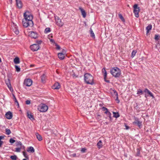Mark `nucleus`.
<instances>
[{"instance_id": "f257e3e1", "label": "nucleus", "mask_w": 160, "mask_h": 160, "mask_svg": "<svg viewBox=\"0 0 160 160\" xmlns=\"http://www.w3.org/2000/svg\"><path fill=\"white\" fill-rule=\"evenodd\" d=\"M110 73L113 77L115 78L119 77L121 74L120 70L116 67L111 68Z\"/></svg>"}, {"instance_id": "ddd939ff", "label": "nucleus", "mask_w": 160, "mask_h": 160, "mask_svg": "<svg viewBox=\"0 0 160 160\" xmlns=\"http://www.w3.org/2000/svg\"><path fill=\"white\" fill-rule=\"evenodd\" d=\"M61 87L60 85L58 82H56L52 86V88L54 89H58Z\"/></svg>"}, {"instance_id": "3c124183", "label": "nucleus", "mask_w": 160, "mask_h": 160, "mask_svg": "<svg viewBox=\"0 0 160 160\" xmlns=\"http://www.w3.org/2000/svg\"><path fill=\"white\" fill-rule=\"evenodd\" d=\"M56 48L58 49H60V46L57 44H56Z\"/></svg>"}, {"instance_id": "4468645a", "label": "nucleus", "mask_w": 160, "mask_h": 160, "mask_svg": "<svg viewBox=\"0 0 160 160\" xmlns=\"http://www.w3.org/2000/svg\"><path fill=\"white\" fill-rule=\"evenodd\" d=\"M5 116L8 119H11L12 117V113L10 111L7 112L5 114Z\"/></svg>"}, {"instance_id": "8fccbe9b", "label": "nucleus", "mask_w": 160, "mask_h": 160, "mask_svg": "<svg viewBox=\"0 0 160 160\" xmlns=\"http://www.w3.org/2000/svg\"><path fill=\"white\" fill-rule=\"evenodd\" d=\"M12 96H13V99L14 100V101H16L17 99H16V98H15V95L13 94H12Z\"/></svg>"}, {"instance_id": "cd10ccee", "label": "nucleus", "mask_w": 160, "mask_h": 160, "mask_svg": "<svg viewBox=\"0 0 160 160\" xmlns=\"http://www.w3.org/2000/svg\"><path fill=\"white\" fill-rule=\"evenodd\" d=\"M102 72L104 73V78H105L107 77V73L105 68L102 69Z\"/></svg>"}, {"instance_id": "4be33fe9", "label": "nucleus", "mask_w": 160, "mask_h": 160, "mask_svg": "<svg viewBox=\"0 0 160 160\" xmlns=\"http://www.w3.org/2000/svg\"><path fill=\"white\" fill-rule=\"evenodd\" d=\"M27 151L28 152H34L35 151L33 148L32 147H29L27 149Z\"/></svg>"}, {"instance_id": "052dcab7", "label": "nucleus", "mask_w": 160, "mask_h": 160, "mask_svg": "<svg viewBox=\"0 0 160 160\" xmlns=\"http://www.w3.org/2000/svg\"><path fill=\"white\" fill-rule=\"evenodd\" d=\"M107 82H109V81H106Z\"/></svg>"}, {"instance_id": "f3484780", "label": "nucleus", "mask_w": 160, "mask_h": 160, "mask_svg": "<svg viewBox=\"0 0 160 160\" xmlns=\"http://www.w3.org/2000/svg\"><path fill=\"white\" fill-rule=\"evenodd\" d=\"M133 123L137 125L139 127H140L142 125L141 122L138 119H135V121L133 122Z\"/></svg>"}, {"instance_id": "7c9ffc66", "label": "nucleus", "mask_w": 160, "mask_h": 160, "mask_svg": "<svg viewBox=\"0 0 160 160\" xmlns=\"http://www.w3.org/2000/svg\"><path fill=\"white\" fill-rule=\"evenodd\" d=\"M50 29L49 28H46L44 31V33H47L48 32H50Z\"/></svg>"}, {"instance_id": "864d4df0", "label": "nucleus", "mask_w": 160, "mask_h": 160, "mask_svg": "<svg viewBox=\"0 0 160 160\" xmlns=\"http://www.w3.org/2000/svg\"><path fill=\"white\" fill-rule=\"evenodd\" d=\"M72 157H75L76 156V154L75 153H73L71 155Z\"/></svg>"}, {"instance_id": "c756f323", "label": "nucleus", "mask_w": 160, "mask_h": 160, "mask_svg": "<svg viewBox=\"0 0 160 160\" xmlns=\"http://www.w3.org/2000/svg\"><path fill=\"white\" fill-rule=\"evenodd\" d=\"M6 134L8 135H9L11 133V132L10 130L8 128H6L5 129Z\"/></svg>"}, {"instance_id": "c85d7f7f", "label": "nucleus", "mask_w": 160, "mask_h": 160, "mask_svg": "<svg viewBox=\"0 0 160 160\" xmlns=\"http://www.w3.org/2000/svg\"><path fill=\"white\" fill-rule=\"evenodd\" d=\"M113 117L116 118H118L119 117V114L118 112H113Z\"/></svg>"}, {"instance_id": "412c9836", "label": "nucleus", "mask_w": 160, "mask_h": 160, "mask_svg": "<svg viewBox=\"0 0 160 160\" xmlns=\"http://www.w3.org/2000/svg\"><path fill=\"white\" fill-rule=\"evenodd\" d=\"M27 116L31 120L34 119L33 116L32 114L30 112H27Z\"/></svg>"}, {"instance_id": "680f3d73", "label": "nucleus", "mask_w": 160, "mask_h": 160, "mask_svg": "<svg viewBox=\"0 0 160 160\" xmlns=\"http://www.w3.org/2000/svg\"><path fill=\"white\" fill-rule=\"evenodd\" d=\"M23 160H26V159H23Z\"/></svg>"}, {"instance_id": "1a4fd4ad", "label": "nucleus", "mask_w": 160, "mask_h": 160, "mask_svg": "<svg viewBox=\"0 0 160 160\" xmlns=\"http://www.w3.org/2000/svg\"><path fill=\"white\" fill-rule=\"evenodd\" d=\"M56 24L59 27H62L63 25V23L62 22L61 20L58 17H55Z\"/></svg>"}, {"instance_id": "2eb2a0df", "label": "nucleus", "mask_w": 160, "mask_h": 160, "mask_svg": "<svg viewBox=\"0 0 160 160\" xmlns=\"http://www.w3.org/2000/svg\"><path fill=\"white\" fill-rule=\"evenodd\" d=\"M5 82L6 84L7 85L8 88H9L11 91L12 92L13 90L12 88L9 80V79H8L7 80H6Z\"/></svg>"}, {"instance_id": "423d86ee", "label": "nucleus", "mask_w": 160, "mask_h": 160, "mask_svg": "<svg viewBox=\"0 0 160 160\" xmlns=\"http://www.w3.org/2000/svg\"><path fill=\"white\" fill-rule=\"evenodd\" d=\"M133 8H134L133 12L135 16L137 18H138L139 17L138 13L140 11L139 8L138 7L137 4H135L133 6Z\"/></svg>"}, {"instance_id": "39448f33", "label": "nucleus", "mask_w": 160, "mask_h": 160, "mask_svg": "<svg viewBox=\"0 0 160 160\" xmlns=\"http://www.w3.org/2000/svg\"><path fill=\"white\" fill-rule=\"evenodd\" d=\"M48 108V107L47 105L43 104L40 105L38 109L40 112H44L47 111Z\"/></svg>"}, {"instance_id": "20e7f679", "label": "nucleus", "mask_w": 160, "mask_h": 160, "mask_svg": "<svg viewBox=\"0 0 160 160\" xmlns=\"http://www.w3.org/2000/svg\"><path fill=\"white\" fill-rule=\"evenodd\" d=\"M24 18L23 19L27 20L32 21L33 18L32 16L28 11L25 12L24 14Z\"/></svg>"}, {"instance_id": "c03bdc74", "label": "nucleus", "mask_w": 160, "mask_h": 160, "mask_svg": "<svg viewBox=\"0 0 160 160\" xmlns=\"http://www.w3.org/2000/svg\"><path fill=\"white\" fill-rule=\"evenodd\" d=\"M9 142L11 143H13L15 142V141L12 139V138H11L10 139Z\"/></svg>"}, {"instance_id": "f03ea898", "label": "nucleus", "mask_w": 160, "mask_h": 160, "mask_svg": "<svg viewBox=\"0 0 160 160\" xmlns=\"http://www.w3.org/2000/svg\"><path fill=\"white\" fill-rule=\"evenodd\" d=\"M84 80L88 84L92 85L93 84V78L90 74L87 73L85 74Z\"/></svg>"}, {"instance_id": "4d7b16f0", "label": "nucleus", "mask_w": 160, "mask_h": 160, "mask_svg": "<svg viewBox=\"0 0 160 160\" xmlns=\"http://www.w3.org/2000/svg\"><path fill=\"white\" fill-rule=\"evenodd\" d=\"M125 127H126V129H128L129 128V127L128 126H127L126 125Z\"/></svg>"}, {"instance_id": "ea45409f", "label": "nucleus", "mask_w": 160, "mask_h": 160, "mask_svg": "<svg viewBox=\"0 0 160 160\" xmlns=\"http://www.w3.org/2000/svg\"><path fill=\"white\" fill-rule=\"evenodd\" d=\"M136 53V51L134 50H133L132 53V57H133L135 55Z\"/></svg>"}, {"instance_id": "2f4dec72", "label": "nucleus", "mask_w": 160, "mask_h": 160, "mask_svg": "<svg viewBox=\"0 0 160 160\" xmlns=\"http://www.w3.org/2000/svg\"><path fill=\"white\" fill-rule=\"evenodd\" d=\"M13 31L15 32V33L18 35L19 33V31L18 29V28H13Z\"/></svg>"}, {"instance_id": "dca6fc26", "label": "nucleus", "mask_w": 160, "mask_h": 160, "mask_svg": "<svg viewBox=\"0 0 160 160\" xmlns=\"http://www.w3.org/2000/svg\"><path fill=\"white\" fill-rule=\"evenodd\" d=\"M65 54L64 51L63 53H59L58 55V58L61 60H63L65 58Z\"/></svg>"}, {"instance_id": "a18cd8bd", "label": "nucleus", "mask_w": 160, "mask_h": 160, "mask_svg": "<svg viewBox=\"0 0 160 160\" xmlns=\"http://www.w3.org/2000/svg\"><path fill=\"white\" fill-rule=\"evenodd\" d=\"M42 42V41L40 40L37 41L36 43H37L36 44H38L39 46V45L41 44Z\"/></svg>"}, {"instance_id": "473e14b6", "label": "nucleus", "mask_w": 160, "mask_h": 160, "mask_svg": "<svg viewBox=\"0 0 160 160\" xmlns=\"http://www.w3.org/2000/svg\"><path fill=\"white\" fill-rule=\"evenodd\" d=\"M10 158L12 160H16L17 159V157L16 155L11 156Z\"/></svg>"}, {"instance_id": "b1692460", "label": "nucleus", "mask_w": 160, "mask_h": 160, "mask_svg": "<svg viewBox=\"0 0 160 160\" xmlns=\"http://www.w3.org/2000/svg\"><path fill=\"white\" fill-rule=\"evenodd\" d=\"M36 135L37 139L39 141H41L42 140V137L41 135L39 134L38 133H36Z\"/></svg>"}, {"instance_id": "6e6d98bb", "label": "nucleus", "mask_w": 160, "mask_h": 160, "mask_svg": "<svg viewBox=\"0 0 160 160\" xmlns=\"http://www.w3.org/2000/svg\"><path fill=\"white\" fill-rule=\"evenodd\" d=\"M3 138V137L2 136H0V140H1V139Z\"/></svg>"}, {"instance_id": "bf43d9fd", "label": "nucleus", "mask_w": 160, "mask_h": 160, "mask_svg": "<svg viewBox=\"0 0 160 160\" xmlns=\"http://www.w3.org/2000/svg\"><path fill=\"white\" fill-rule=\"evenodd\" d=\"M145 97H146L147 98V96L146 95H145Z\"/></svg>"}, {"instance_id": "58836bf2", "label": "nucleus", "mask_w": 160, "mask_h": 160, "mask_svg": "<svg viewBox=\"0 0 160 160\" xmlns=\"http://www.w3.org/2000/svg\"><path fill=\"white\" fill-rule=\"evenodd\" d=\"M142 93H143L142 91L140 89H139L137 91V94H142Z\"/></svg>"}, {"instance_id": "9d476101", "label": "nucleus", "mask_w": 160, "mask_h": 160, "mask_svg": "<svg viewBox=\"0 0 160 160\" xmlns=\"http://www.w3.org/2000/svg\"><path fill=\"white\" fill-rule=\"evenodd\" d=\"M110 92L113 95H115L116 97V99H115L116 100L118 101V103H119V101L118 99V94L117 92L116 91L112 89L110 90Z\"/></svg>"}, {"instance_id": "de8ad7c7", "label": "nucleus", "mask_w": 160, "mask_h": 160, "mask_svg": "<svg viewBox=\"0 0 160 160\" xmlns=\"http://www.w3.org/2000/svg\"><path fill=\"white\" fill-rule=\"evenodd\" d=\"M26 103L27 104H29L30 103V101L29 100H27L26 101Z\"/></svg>"}, {"instance_id": "f704fd0d", "label": "nucleus", "mask_w": 160, "mask_h": 160, "mask_svg": "<svg viewBox=\"0 0 160 160\" xmlns=\"http://www.w3.org/2000/svg\"><path fill=\"white\" fill-rule=\"evenodd\" d=\"M15 68L16 69V71L17 72H19L20 71V68H19L18 66L15 65Z\"/></svg>"}, {"instance_id": "a878e982", "label": "nucleus", "mask_w": 160, "mask_h": 160, "mask_svg": "<svg viewBox=\"0 0 160 160\" xmlns=\"http://www.w3.org/2000/svg\"><path fill=\"white\" fill-rule=\"evenodd\" d=\"M14 62L16 64H19L20 63L19 58L17 57L15 58L14 59Z\"/></svg>"}, {"instance_id": "a19ab883", "label": "nucleus", "mask_w": 160, "mask_h": 160, "mask_svg": "<svg viewBox=\"0 0 160 160\" xmlns=\"http://www.w3.org/2000/svg\"><path fill=\"white\" fill-rule=\"evenodd\" d=\"M118 17L122 21H124V19L122 17V15L121 14H119L118 15Z\"/></svg>"}, {"instance_id": "37998d69", "label": "nucleus", "mask_w": 160, "mask_h": 160, "mask_svg": "<svg viewBox=\"0 0 160 160\" xmlns=\"http://www.w3.org/2000/svg\"><path fill=\"white\" fill-rule=\"evenodd\" d=\"M48 38H49V39H50V41L52 42H54V41L53 39H50L49 38V37H52V35H48Z\"/></svg>"}, {"instance_id": "aec40b11", "label": "nucleus", "mask_w": 160, "mask_h": 160, "mask_svg": "<svg viewBox=\"0 0 160 160\" xmlns=\"http://www.w3.org/2000/svg\"><path fill=\"white\" fill-rule=\"evenodd\" d=\"M144 92H147L152 98H154V97L152 94L147 89H146L144 91Z\"/></svg>"}, {"instance_id": "a211bd4d", "label": "nucleus", "mask_w": 160, "mask_h": 160, "mask_svg": "<svg viewBox=\"0 0 160 160\" xmlns=\"http://www.w3.org/2000/svg\"><path fill=\"white\" fill-rule=\"evenodd\" d=\"M18 7L19 8H21L22 6V3L21 0H16Z\"/></svg>"}, {"instance_id": "4c0bfd02", "label": "nucleus", "mask_w": 160, "mask_h": 160, "mask_svg": "<svg viewBox=\"0 0 160 160\" xmlns=\"http://www.w3.org/2000/svg\"><path fill=\"white\" fill-rule=\"evenodd\" d=\"M12 27L13 29V28H18L17 25L14 23H13L12 24Z\"/></svg>"}, {"instance_id": "e2e57ef3", "label": "nucleus", "mask_w": 160, "mask_h": 160, "mask_svg": "<svg viewBox=\"0 0 160 160\" xmlns=\"http://www.w3.org/2000/svg\"><path fill=\"white\" fill-rule=\"evenodd\" d=\"M159 48H160V44H159Z\"/></svg>"}, {"instance_id": "393cba45", "label": "nucleus", "mask_w": 160, "mask_h": 160, "mask_svg": "<svg viewBox=\"0 0 160 160\" xmlns=\"http://www.w3.org/2000/svg\"><path fill=\"white\" fill-rule=\"evenodd\" d=\"M152 28V26L151 25H148L146 27V30H147V33L146 34H147L149 32V31Z\"/></svg>"}, {"instance_id": "f8f14e48", "label": "nucleus", "mask_w": 160, "mask_h": 160, "mask_svg": "<svg viewBox=\"0 0 160 160\" xmlns=\"http://www.w3.org/2000/svg\"><path fill=\"white\" fill-rule=\"evenodd\" d=\"M102 109L103 111H105L106 110V112H105V113L108 116V117L110 118V119H111V113L108 111V110L107 108L103 107L102 108Z\"/></svg>"}, {"instance_id": "c9c22d12", "label": "nucleus", "mask_w": 160, "mask_h": 160, "mask_svg": "<svg viewBox=\"0 0 160 160\" xmlns=\"http://www.w3.org/2000/svg\"><path fill=\"white\" fill-rule=\"evenodd\" d=\"M16 144V145L18 147H21L22 143L20 142L19 141L17 142Z\"/></svg>"}, {"instance_id": "09e8293b", "label": "nucleus", "mask_w": 160, "mask_h": 160, "mask_svg": "<svg viewBox=\"0 0 160 160\" xmlns=\"http://www.w3.org/2000/svg\"><path fill=\"white\" fill-rule=\"evenodd\" d=\"M155 39L156 40H158V36L157 35H155Z\"/></svg>"}, {"instance_id": "603ef678", "label": "nucleus", "mask_w": 160, "mask_h": 160, "mask_svg": "<svg viewBox=\"0 0 160 160\" xmlns=\"http://www.w3.org/2000/svg\"><path fill=\"white\" fill-rule=\"evenodd\" d=\"M3 143V142L0 140V147H1Z\"/></svg>"}, {"instance_id": "5701e85b", "label": "nucleus", "mask_w": 160, "mask_h": 160, "mask_svg": "<svg viewBox=\"0 0 160 160\" xmlns=\"http://www.w3.org/2000/svg\"><path fill=\"white\" fill-rule=\"evenodd\" d=\"M97 146L98 147V148H102V142L101 140H99L98 143H97Z\"/></svg>"}, {"instance_id": "13d9d810", "label": "nucleus", "mask_w": 160, "mask_h": 160, "mask_svg": "<svg viewBox=\"0 0 160 160\" xmlns=\"http://www.w3.org/2000/svg\"><path fill=\"white\" fill-rule=\"evenodd\" d=\"M34 66V64H31L30 65L31 67H33Z\"/></svg>"}, {"instance_id": "e433bc0d", "label": "nucleus", "mask_w": 160, "mask_h": 160, "mask_svg": "<svg viewBox=\"0 0 160 160\" xmlns=\"http://www.w3.org/2000/svg\"><path fill=\"white\" fill-rule=\"evenodd\" d=\"M23 155H24V157L25 158H26L27 159H28V155L26 153V152H23Z\"/></svg>"}, {"instance_id": "0eeeda50", "label": "nucleus", "mask_w": 160, "mask_h": 160, "mask_svg": "<svg viewBox=\"0 0 160 160\" xmlns=\"http://www.w3.org/2000/svg\"><path fill=\"white\" fill-rule=\"evenodd\" d=\"M28 35L30 37L34 39L37 38L38 37V34L37 33L34 31L29 32Z\"/></svg>"}, {"instance_id": "72a5a7b5", "label": "nucleus", "mask_w": 160, "mask_h": 160, "mask_svg": "<svg viewBox=\"0 0 160 160\" xmlns=\"http://www.w3.org/2000/svg\"><path fill=\"white\" fill-rule=\"evenodd\" d=\"M45 78L46 75L44 74H43L42 76H41V80L42 82H43L45 81Z\"/></svg>"}, {"instance_id": "9b49d317", "label": "nucleus", "mask_w": 160, "mask_h": 160, "mask_svg": "<svg viewBox=\"0 0 160 160\" xmlns=\"http://www.w3.org/2000/svg\"><path fill=\"white\" fill-rule=\"evenodd\" d=\"M32 81L31 79H27L24 80V84L27 86L29 87L32 85Z\"/></svg>"}, {"instance_id": "7ed1b4c3", "label": "nucleus", "mask_w": 160, "mask_h": 160, "mask_svg": "<svg viewBox=\"0 0 160 160\" xmlns=\"http://www.w3.org/2000/svg\"><path fill=\"white\" fill-rule=\"evenodd\" d=\"M22 23L23 26L25 27H27L28 26H32L33 22L32 21L27 20L26 19H22Z\"/></svg>"}, {"instance_id": "6e6552de", "label": "nucleus", "mask_w": 160, "mask_h": 160, "mask_svg": "<svg viewBox=\"0 0 160 160\" xmlns=\"http://www.w3.org/2000/svg\"><path fill=\"white\" fill-rule=\"evenodd\" d=\"M39 46L36 44H33L30 46V49L33 51H37L39 49Z\"/></svg>"}, {"instance_id": "bb28decb", "label": "nucleus", "mask_w": 160, "mask_h": 160, "mask_svg": "<svg viewBox=\"0 0 160 160\" xmlns=\"http://www.w3.org/2000/svg\"><path fill=\"white\" fill-rule=\"evenodd\" d=\"M90 32L91 36V37H92V38H95V36L94 34L93 31H92V29L91 28H90Z\"/></svg>"}, {"instance_id": "5fc2aeb1", "label": "nucleus", "mask_w": 160, "mask_h": 160, "mask_svg": "<svg viewBox=\"0 0 160 160\" xmlns=\"http://www.w3.org/2000/svg\"><path fill=\"white\" fill-rule=\"evenodd\" d=\"M15 101V102L17 104V105H18H18H19V103H18V102L17 100H16V101Z\"/></svg>"}, {"instance_id": "6ab92c4d", "label": "nucleus", "mask_w": 160, "mask_h": 160, "mask_svg": "<svg viewBox=\"0 0 160 160\" xmlns=\"http://www.w3.org/2000/svg\"><path fill=\"white\" fill-rule=\"evenodd\" d=\"M79 9L81 11L83 17L84 18H85L86 17V15L85 10L81 7H80Z\"/></svg>"}, {"instance_id": "49530a36", "label": "nucleus", "mask_w": 160, "mask_h": 160, "mask_svg": "<svg viewBox=\"0 0 160 160\" xmlns=\"http://www.w3.org/2000/svg\"><path fill=\"white\" fill-rule=\"evenodd\" d=\"M86 150V149L85 148H82L81 150V151L83 153Z\"/></svg>"}, {"instance_id": "79ce46f5", "label": "nucleus", "mask_w": 160, "mask_h": 160, "mask_svg": "<svg viewBox=\"0 0 160 160\" xmlns=\"http://www.w3.org/2000/svg\"><path fill=\"white\" fill-rule=\"evenodd\" d=\"M21 147H19L16 148V152H19L21 150Z\"/></svg>"}]
</instances>
